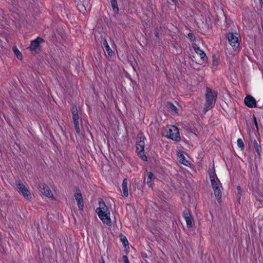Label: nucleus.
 I'll return each mask as SVG.
<instances>
[{
    "mask_svg": "<svg viewBox=\"0 0 263 263\" xmlns=\"http://www.w3.org/2000/svg\"><path fill=\"white\" fill-rule=\"evenodd\" d=\"M193 48L196 53L200 56V58L203 61H205L206 60L207 57L205 52L203 51V50L200 49L199 46L195 45L193 46Z\"/></svg>",
    "mask_w": 263,
    "mask_h": 263,
    "instance_id": "obj_12",
    "label": "nucleus"
},
{
    "mask_svg": "<svg viewBox=\"0 0 263 263\" xmlns=\"http://www.w3.org/2000/svg\"><path fill=\"white\" fill-rule=\"evenodd\" d=\"M252 142L256 152L259 156H260L261 154V145L258 144L256 140H254Z\"/></svg>",
    "mask_w": 263,
    "mask_h": 263,
    "instance_id": "obj_16",
    "label": "nucleus"
},
{
    "mask_svg": "<svg viewBox=\"0 0 263 263\" xmlns=\"http://www.w3.org/2000/svg\"><path fill=\"white\" fill-rule=\"evenodd\" d=\"M261 5H263V0H258Z\"/></svg>",
    "mask_w": 263,
    "mask_h": 263,
    "instance_id": "obj_31",
    "label": "nucleus"
},
{
    "mask_svg": "<svg viewBox=\"0 0 263 263\" xmlns=\"http://www.w3.org/2000/svg\"><path fill=\"white\" fill-rule=\"evenodd\" d=\"M178 157L179 158V162H180L183 165L188 166L190 164V162L186 160V159L182 154L179 153L178 155Z\"/></svg>",
    "mask_w": 263,
    "mask_h": 263,
    "instance_id": "obj_17",
    "label": "nucleus"
},
{
    "mask_svg": "<svg viewBox=\"0 0 263 263\" xmlns=\"http://www.w3.org/2000/svg\"><path fill=\"white\" fill-rule=\"evenodd\" d=\"M99 263H105L104 258L101 257L99 259Z\"/></svg>",
    "mask_w": 263,
    "mask_h": 263,
    "instance_id": "obj_29",
    "label": "nucleus"
},
{
    "mask_svg": "<svg viewBox=\"0 0 263 263\" xmlns=\"http://www.w3.org/2000/svg\"><path fill=\"white\" fill-rule=\"evenodd\" d=\"M183 217L186 223L188 228H191L193 227L192 217L190 213L184 212Z\"/></svg>",
    "mask_w": 263,
    "mask_h": 263,
    "instance_id": "obj_14",
    "label": "nucleus"
},
{
    "mask_svg": "<svg viewBox=\"0 0 263 263\" xmlns=\"http://www.w3.org/2000/svg\"><path fill=\"white\" fill-rule=\"evenodd\" d=\"M210 178L211 182L212 187L214 190V195L218 202L220 203L221 202V191L219 186L220 184V181L216 176V174L214 173H211L210 174Z\"/></svg>",
    "mask_w": 263,
    "mask_h": 263,
    "instance_id": "obj_2",
    "label": "nucleus"
},
{
    "mask_svg": "<svg viewBox=\"0 0 263 263\" xmlns=\"http://www.w3.org/2000/svg\"><path fill=\"white\" fill-rule=\"evenodd\" d=\"M40 191L43 194L47 197L51 198L53 196L50 188L45 184L40 185Z\"/></svg>",
    "mask_w": 263,
    "mask_h": 263,
    "instance_id": "obj_10",
    "label": "nucleus"
},
{
    "mask_svg": "<svg viewBox=\"0 0 263 263\" xmlns=\"http://www.w3.org/2000/svg\"><path fill=\"white\" fill-rule=\"evenodd\" d=\"M103 43H104V45L105 46V49L108 52V54L109 55H111L112 53V51L111 49L110 48L108 44L107 43L106 40H104Z\"/></svg>",
    "mask_w": 263,
    "mask_h": 263,
    "instance_id": "obj_21",
    "label": "nucleus"
},
{
    "mask_svg": "<svg viewBox=\"0 0 263 263\" xmlns=\"http://www.w3.org/2000/svg\"><path fill=\"white\" fill-rule=\"evenodd\" d=\"M122 188L124 196L127 197L128 196V191L127 187V180L126 178L124 179L123 180Z\"/></svg>",
    "mask_w": 263,
    "mask_h": 263,
    "instance_id": "obj_15",
    "label": "nucleus"
},
{
    "mask_svg": "<svg viewBox=\"0 0 263 263\" xmlns=\"http://www.w3.org/2000/svg\"><path fill=\"white\" fill-rule=\"evenodd\" d=\"M74 197L77 201L78 208L80 210H83L84 207L83 199L79 189H77L74 192Z\"/></svg>",
    "mask_w": 263,
    "mask_h": 263,
    "instance_id": "obj_9",
    "label": "nucleus"
},
{
    "mask_svg": "<svg viewBox=\"0 0 263 263\" xmlns=\"http://www.w3.org/2000/svg\"><path fill=\"white\" fill-rule=\"evenodd\" d=\"M187 36L190 39V40L192 41H193L194 40H195V35L193 33H189L188 34H187Z\"/></svg>",
    "mask_w": 263,
    "mask_h": 263,
    "instance_id": "obj_26",
    "label": "nucleus"
},
{
    "mask_svg": "<svg viewBox=\"0 0 263 263\" xmlns=\"http://www.w3.org/2000/svg\"><path fill=\"white\" fill-rule=\"evenodd\" d=\"M217 97V93L213 91L211 89L207 87L206 89L205 109L208 110L213 108Z\"/></svg>",
    "mask_w": 263,
    "mask_h": 263,
    "instance_id": "obj_4",
    "label": "nucleus"
},
{
    "mask_svg": "<svg viewBox=\"0 0 263 263\" xmlns=\"http://www.w3.org/2000/svg\"><path fill=\"white\" fill-rule=\"evenodd\" d=\"M256 200L258 201L260 204L263 205V195L260 193L257 194L255 195Z\"/></svg>",
    "mask_w": 263,
    "mask_h": 263,
    "instance_id": "obj_22",
    "label": "nucleus"
},
{
    "mask_svg": "<svg viewBox=\"0 0 263 263\" xmlns=\"http://www.w3.org/2000/svg\"><path fill=\"white\" fill-rule=\"evenodd\" d=\"M145 138L142 133L139 134L137 138L136 142V152L138 156L143 161L147 160V157L144 154V150L145 147L144 140Z\"/></svg>",
    "mask_w": 263,
    "mask_h": 263,
    "instance_id": "obj_3",
    "label": "nucleus"
},
{
    "mask_svg": "<svg viewBox=\"0 0 263 263\" xmlns=\"http://www.w3.org/2000/svg\"><path fill=\"white\" fill-rule=\"evenodd\" d=\"M121 240L123 243V245L124 247H126L127 245H128V240H127L126 238L124 236L121 238Z\"/></svg>",
    "mask_w": 263,
    "mask_h": 263,
    "instance_id": "obj_25",
    "label": "nucleus"
},
{
    "mask_svg": "<svg viewBox=\"0 0 263 263\" xmlns=\"http://www.w3.org/2000/svg\"><path fill=\"white\" fill-rule=\"evenodd\" d=\"M227 37L228 38L229 43L233 47V48L235 50L237 49L239 46L238 34L229 32L227 33Z\"/></svg>",
    "mask_w": 263,
    "mask_h": 263,
    "instance_id": "obj_7",
    "label": "nucleus"
},
{
    "mask_svg": "<svg viewBox=\"0 0 263 263\" xmlns=\"http://www.w3.org/2000/svg\"><path fill=\"white\" fill-rule=\"evenodd\" d=\"M172 2H175L176 0H171Z\"/></svg>",
    "mask_w": 263,
    "mask_h": 263,
    "instance_id": "obj_32",
    "label": "nucleus"
},
{
    "mask_svg": "<svg viewBox=\"0 0 263 263\" xmlns=\"http://www.w3.org/2000/svg\"><path fill=\"white\" fill-rule=\"evenodd\" d=\"M99 205L100 206L96 209V212L104 223L110 224L111 223L110 214L107 206L104 202L100 203Z\"/></svg>",
    "mask_w": 263,
    "mask_h": 263,
    "instance_id": "obj_1",
    "label": "nucleus"
},
{
    "mask_svg": "<svg viewBox=\"0 0 263 263\" xmlns=\"http://www.w3.org/2000/svg\"><path fill=\"white\" fill-rule=\"evenodd\" d=\"M237 190L238 191V193L239 194L240 193V192H241V188H240V187L239 186H237Z\"/></svg>",
    "mask_w": 263,
    "mask_h": 263,
    "instance_id": "obj_30",
    "label": "nucleus"
},
{
    "mask_svg": "<svg viewBox=\"0 0 263 263\" xmlns=\"http://www.w3.org/2000/svg\"><path fill=\"white\" fill-rule=\"evenodd\" d=\"M155 179L154 175L152 172L147 173V183L149 187H152L153 185V181Z\"/></svg>",
    "mask_w": 263,
    "mask_h": 263,
    "instance_id": "obj_18",
    "label": "nucleus"
},
{
    "mask_svg": "<svg viewBox=\"0 0 263 263\" xmlns=\"http://www.w3.org/2000/svg\"><path fill=\"white\" fill-rule=\"evenodd\" d=\"M237 143L239 147L241 148V149L244 148V144L241 139H238Z\"/></svg>",
    "mask_w": 263,
    "mask_h": 263,
    "instance_id": "obj_24",
    "label": "nucleus"
},
{
    "mask_svg": "<svg viewBox=\"0 0 263 263\" xmlns=\"http://www.w3.org/2000/svg\"><path fill=\"white\" fill-rule=\"evenodd\" d=\"M72 115H78V109L76 106H73L71 109Z\"/></svg>",
    "mask_w": 263,
    "mask_h": 263,
    "instance_id": "obj_27",
    "label": "nucleus"
},
{
    "mask_svg": "<svg viewBox=\"0 0 263 263\" xmlns=\"http://www.w3.org/2000/svg\"><path fill=\"white\" fill-rule=\"evenodd\" d=\"M245 104L249 107L253 108L256 106V101L251 96H247L244 100Z\"/></svg>",
    "mask_w": 263,
    "mask_h": 263,
    "instance_id": "obj_11",
    "label": "nucleus"
},
{
    "mask_svg": "<svg viewBox=\"0 0 263 263\" xmlns=\"http://www.w3.org/2000/svg\"><path fill=\"white\" fill-rule=\"evenodd\" d=\"M79 115H72V119L73 121V123L74 125V127L77 134H79L80 133V129L79 127Z\"/></svg>",
    "mask_w": 263,
    "mask_h": 263,
    "instance_id": "obj_13",
    "label": "nucleus"
},
{
    "mask_svg": "<svg viewBox=\"0 0 263 263\" xmlns=\"http://www.w3.org/2000/svg\"><path fill=\"white\" fill-rule=\"evenodd\" d=\"M167 128L166 137L176 142L179 141L181 138L178 128L174 125H171Z\"/></svg>",
    "mask_w": 263,
    "mask_h": 263,
    "instance_id": "obj_5",
    "label": "nucleus"
},
{
    "mask_svg": "<svg viewBox=\"0 0 263 263\" xmlns=\"http://www.w3.org/2000/svg\"><path fill=\"white\" fill-rule=\"evenodd\" d=\"M16 185L18 189V192L21 194L25 198L27 199L31 198L30 192L21 181H16Z\"/></svg>",
    "mask_w": 263,
    "mask_h": 263,
    "instance_id": "obj_6",
    "label": "nucleus"
},
{
    "mask_svg": "<svg viewBox=\"0 0 263 263\" xmlns=\"http://www.w3.org/2000/svg\"><path fill=\"white\" fill-rule=\"evenodd\" d=\"M13 51L17 58L20 60H22L23 55L20 50L16 47H14L13 48Z\"/></svg>",
    "mask_w": 263,
    "mask_h": 263,
    "instance_id": "obj_20",
    "label": "nucleus"
},
{
    "mask_svg": "<svg viewBox=\"0 0 263 263\" xmlns=\"http://www.w3.org/2000/svg\"><path fill=\"white\" fill-rule=\"evenodd\" d=\"M168 105L169 108L171 110L177 113V108L172 103L168 102Z\"/></svg>",
    "mask_w": 263,
    "mask_h": 263,
    "instance_id": "obj_23",
    "label": "nucleus"
},
{
    "mask_svg": "<svg viewBox=\"0 0 263 263\" xmlns=\"http://www.w3.org/2000/svg\"><path fill=\"white\" fill-rule=\"evenodd\" d=\"M111 7L115 13L117 14L119 12V9L118 7L117 0H110Z\"/></svg>",
    "mask_w": 263,
    "mask_h": 263,
    "instance_id": "obj_19",
    "label": "nucleus"
},
{
    "mask_svg": "<svg viewBox=\"0 0 263 263\" xmlns=\"http://www.w3.org/2000/svg\"><path fill=\"white\" fill-rule=\"evenodd\" d=\"M123 258L124 259V263H130L128 257L126 255H124L123 256Z\"/></svg>",
    "mask_w": 263,
    "mask_h": 263,
    "instance_id": "obj_28",
    "label": "nucleus"
},
{
    "mask_svg": "<svg viewBox=\"0 0 263 263\" xmlns=\"http://www.w3.org/2000/svg\"><path fill=\"white\" fill-rule=\"evenodd\" d=\"M43 40L41 37H37L36 39L31 42L29 49L31 51L38 53L40 51V44L43 42Z\"/></svg>",
    "mask_w": 263,
    "mask_h": 263,
    "instance_id": "obj_8",
    "label": "nucleus"
}]
</instances>
